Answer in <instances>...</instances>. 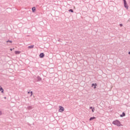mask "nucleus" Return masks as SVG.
<instances>
[{"instance_id":"nucleus-13","label":"nucleus","mask_w":130,"mask_h":130,"mask_svg":"<svg viewBox=\"0 0 130 130\" xmlns=\"http://www.w3.org/2000/svg\"><path fill=\"white\" fill-rule=\"evenodd\" d=\"M121 117H122L123 116H125V113H122V114L120 115Z\"/></svg>"},{"instance_id":"nucleus-6","label":"nucleus","mask_w":130,"mask_h":130,"mask_svg":"<svg viewBox=\"0 0 130 130\" xmlns=\"http://www.w3.org/2000/svg\"><path fill=\"white\" fill-rule=\"evenodd\" d=\"M15 54H20V53H21V51H15Z\"/></svg>"},{"instance_id":"nucleus-24","label":"nucleus","mask_w":130,"mask_h":130,"mask_svg":"<svg viewBox=\"0 0 130 130\" xmlns=\"http://www.w3.org/2000/svg\"><path fill=\"white\" fill-rule=\"evenodd\" d=\"M7 99V98L6 97H4V99Z\"/></svg>"},{"instance_id":"nucleus-25","label":"nucleus","mask_w":130,"mask_h":130,"mask_svg":"<svg viewBox=\"0 0 130 130\" xmlns=\"http://www.w3.org/2000/svg\"><path fill=\"white\" fill-rule=\"evenodd\" d=\"M128 54H130V51L128 52Z\"/></svg>"},{"instance_id":"nucleus-4","label":"nucleus","mask_w":130,"mask_h":130,"mask_svg":"<svg viewBox=\"0 0 130 130\" xmlns=\"http://www.w3.org/2000/svg\"><path fill=\"white\" fill-rule=\"evenodd\" d=\"M40 57L41 58H43V57H44V53H41L40 54Z\"/></svg>"},{"instance_id":"nucleus-8","label":"nucleus","mask_w":130,"mask_h":130,"mask_svg":"<svg viewBox=\"0 0 130 130\" xmlns=\"http://www.w3.org/2000/svg\"><path fill=\"white\" fill-rule=\"evenodd\" d=\"M34 47V45H30L28 47V48H29L31 49L33 48Z\"/></svg>"},{"instance_id":"nucleus-1","label":"nucleus","mask_w":130,"mask_h":130,"mask_svg":"<svg viewBox=\"0 0 130 130\" xmlns=\"http://www.w3.org/2000/svg\"><path fill=\"white\" fill-rule=\"evenodd\" d=\"M113 124H114L115 125H117V126H120V125H121L120 122L118 120L113 121Z\"/></svg>"},{"instance_id":"nucleus-7","label":"nucleus","mask_w":130,"mask_h":130,"mask_svg":"<svg viewBox=\"0 0 130 130\" xmlns=\"http://www.w3.org/2000/svg\"><path fill=\"white\" fill-rule=\"evenodd\" d=\"M0 91H1V93H4V88L0 86Z\"/></svg>"},{"instance_id":"nucleus-18","label":"nucleus","mask_w":130,"mask_h":130,"mask_svg":"<svg viewBox=\"0 0 130 130\" xmlns=\"http://www.w3.org/2000/svg\"><path fill=\"white\" fill-rule=\"evenodd\" d=\"M2 114H3V112L1 111H0V116L2 115Z\"/></svg>"},{"instance_id":"nucleus-16","label":"nucleus","mask_w":130,"mask_h":130,"mask_svg":"<svg viewBox=\"0 0 130 130\" xmlns=\"http://www.w3.org/2000/svg\"><path fill=\"white\" fill-rule=\"evenodd\" d=\"M94 110H95V109H94V108H93L92 109V112H94Z\"/></svg>"},{"instance_id":"nucleus-23","label":"nucleus","mask_w":130,"mask_h":130,"mask_svg":"<svg viewBox=\"0 0 130 130\" xmlns=\"http://www.w3.org/2000/svg\"><path fill=\"white\" fill-rule=\"evenodd\" d=\"M27 93L28 94H30V91H28Z\"/></svg>"},{"instance_id":"nucleus-2","label":"nucleus","mask_w":130,"mask_h":130,"mask_svg":"<svg viewBox=\"0 0 130 130\" xmlns=\"http://www.w3.org/2000/svg\"><path fill=\"white\" fill-rule=\"evenodd\" d=\"M59 112H63L64 111V108L62 106H59Z\"/></svg>"},{"instance_id":"nucleus-22","label":"nucleus","mask_w":130,"mask_h":130,"mask_svg":"<svg viewBox=\"0 0 130 130\" xmlns=\"http://www.w3.org/2000/svg\"><path fill=\"white\" fill-rule=\"evenodd\" d=\"M11 51H13V49H10Z\"/></svg>"},{"instance_id":"nucleus-12","label":"nucleus","mask_w":130,"mask_h":130,"mask_svg":"<svg viewBox=\"0 0 130 130\" xmlns=\"http://www.w3.org/2000/svg\"><path fill=\"white\" fill-rule=\"evenodd\" d=\"M95 117H90V118L89 119V120H93V119H95Z\"/></svg>"},{"instance_id":"nucleus-10","label":"nucleus","mask_w":130,"mask_h":130,"mask_svg":"<svg viewBox=\"0 0 130 130\" xmlns=\"http://www.w3.org/2000/svg\"><path fill=\"white\" fill-rule=\"evenodd\" d=\"M96 86H97V85L96 84H92V87H94V89H96Z\"/></svg>"},{"instance_id":"nucleus-9","label":"nucleus","mask_w":130,"mask_h":130,"mask_svg":"<svg viewBox=\"0 0 130 130\" xmlns=\"http://www.w3.org/2000/svg\"><path fill=\"white\" fill-rule=\"evenodd\" d=\"M38 82H40V81H41V78L39 76H38L37 77Z\"/></svg>"},{"instance_id":"nucleus-21","label":"nucleus","mask_w":130,"mask_h":130,"mask_svg":"<svg viewBox=\"0 0 130 130\" xmlns=\"http://www.w3.org/2000/svg\"><path fill=\"white\" fill-rule=\"evenodd\" d=\"M89 108H90V109H93V107H90Z\"/></svg>"},{"instance_id":"nucleus-17","label":"nucleus","mask_w":130,"mask_h":130,"mask_svg":"<svg viewBox=\"0 0 130 130\" xmlns=\"http://www.w3.org/2000/svg\"><path fill=\"white\" fill-rule=\"evenodd\" d=\"M30 94H31L30 96H32V95H33V92H32V91H31V92H30Z\"/></svg>"},{"instance_id":"nucleus-19","label":"nucleus","mask_w":130,"mask_h":130,"mask_svg":"<svg viewBox=\"0 0 130 130\" xmlns=\"http://www.w3.org/2000/svg\"><path fill=\"white\" fill-rule=\"evenodd\" d=\"M123 1L124 4L126 3V1H125V0H123Z\"/></svg>"},{"instance_id":"nucleus-3","label":"nucleus","mask_w":130,"mask_h":130,"mask_svg":"<svg viewBox=\"0 0 130 130\" xmlns=\"http://www.w3.org/2000/svg\"><path fill=\"white\" fill-rule=\"evenodd\" d=\"M124 7L127 10H128V6L127 5V4L126 2L125 3H124Z\"/></svg>"},{"instance_id":"nucleus-14","label":"nucleus","mask_w":130,"mask_h":130,"mask_svg":"<svg viewBox=\"0 0 130 130\" xmlns=\"http://www.w3.org/2000/svg\"><path fill=\"white\" fill-rule=\"evenodd\" d=\"M69 12H71V13H74V10L73 9L69 10Z\"/></svg>"},{"instance_id":"nucleus-15","label":"nucleus","mask_w":130,"mask_h":130,"mask_svg":"<svg viewBox=\"0 0 130 130\" xmlns=\"http://www.w3.org/2000/svg\"><path fill=\"white\" fill-rule=\"evenodd\" d=\"M6 42H10V43H13V41H10V40H8V41H7Z\"/></svg>"},{"instance_id":"nucleus-20","label":"nucleus","mask_w":130,"mask_h":130,"mask_svg":"<svg viewBox=\"0 0 130 130\" xmlns=\"http://www.w3.org/2000/svg\"><path fill=\"white\" fill-rule=\"evenodd\" d=\"M119 26H120V27H122V24H120Z\"/></svg>"},{"instance_id":"nucleus-5","label":"nucleus","mask_w":130,"mask_h":130,"mask_svg":"<svg viewBox=\"0 0 130 130\" xmlns=\"http://www.w3.org/2000/svg\"><path fill=\"white\" fill-rule=\"evenodd\" d=\"M27 109L28 110H31V109H33V107L32 106H29L27 107Z\"/></svg>"},{"instance_id":"nucleus-11","label":"nucleus","mask_w":130,"mask_h":130,"mask_svg":"<svg viewBox=\"0 0 130 130\" xmlns=\"http://www.w3.org/2000/svg\"><path fill=\"white\" fill-rule=\"evenodd\" d=\"M32 11L33 12H35V11H36V8L33 7L32 8Z\"/></svg>"}]
</instances>
